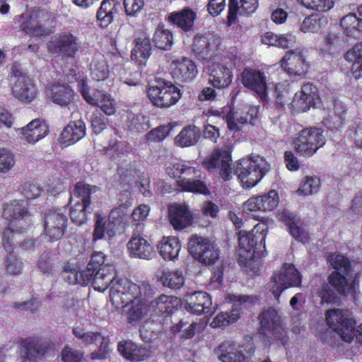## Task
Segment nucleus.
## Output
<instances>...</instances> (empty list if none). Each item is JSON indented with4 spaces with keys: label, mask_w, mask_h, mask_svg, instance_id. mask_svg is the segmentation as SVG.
Instances as JSON below:
<instances>
[{
    "label": "nucleus",
    "mask_w": 362,
    "mask_h": 362,
    "mask_svg": "<svg viewBox=\"0 0 362 362\" xmlns=\"http://www.w3.org/2000/svg\"><path fill=\"white\" fill-rule=\"evenodd\" d=\"M127 127L131 131L141 132L147 130L150 125L144 115L130 113L127 116Z\"/></svg>",
    "instance_id": "bf43d9fd"
},
{
    "label": "nucleus",
    "mask_w": 362,
    "mask_h": 362,
    "mask_svg": "<svg viewBox=\"0 0 362 362\" xmlns=\"http://www.w3.org/2000/svg\"><path fill=\"white\" fill-rule=\"evenodd\" d=\"M72 333L74 337L84 345L91 344L101 338L100 332L88 330L82 325L74 327Z\"/></svg>",
    "instance_id": "4d7b16f0"
},
{
    "label": "nucleus",
    "mask_w": 362,
    "mask_h": 362,
    "mask_svg": "<svg viewBox=\"0 0 362 362\" xmlns=\"http://www.w3.org/2000/svg\"><path fill=\"white\" fill-rule=\"evenodd\" d=\"M269 170L270 165L263 156L252 153L236 163L235 173L247 189L257 185Z\"/></svg>",
    "instance_id": "20e7f679"
},
{
    "label": "nucleus",
    "mask_w": 362,
    "mask_h": 362,
    "mask_svg": "<svg viewBox=\"0 0 362 362\" xmlns=\"http://www.w3.org/2000/svg\"><path fill=\"white\" fill-rule=\"evenodd\" d=\"M325 23L327 19L323 16L317 14L310 15L303 19L299 25V30L303 33H315L320 30Z\"/></svg>",
    "instance_id": "864d4df0"
},
{
    "label": "nucleus",
    "mask_w": 362,
    "mask_h": 362,
    "mask_svg": "<svg viewBox=\"0 0 362 362\" xmlns=\"http://www.w3.org/2000/svg\"><path fill=\"white\" fill-rule=\"evenodd\" d=\"M11 80L14 81L13 94L19 100L31 102L37 95L35 84L29 76L23 74L16 65L13 66L10 74Z\"/></svg>",
    "instance_id": "f8f14e48"
},
{
    "label": "nucleus",
    "mask_w": 362,
    "mask_h": 362,
    "mask_svg": "<svg viewBox=\"0 0 362 362\" xmlns=\"http://www.w3.org/2000/svg\"><path fill=\"white\" fill-rule=\"evenodd\" d=\"M321 186V182L317 176H306L300 183L296 191L298 195L306 197L317 193Z\"/></svg>",
    "instance_id": "5fc2aeb1"
},
{
    "label": "nucleus",
    "mask_w": 362,
    "mask_h": 362,
    "mask_svg": "<svg viewBox=\"0 0 362 362\" xmlns=\"http://www.w3.org/2000/svg\"><path fill=\"white\" fill-rule=\"evenodd\" d=\"M262 330L264 334L278 337L282 329L281 318L277 311L272 308L264 310L259 316Z\"/></svg>",
    "instance_id": "2f4dec72"
},
{
    "label": "nucleus",
    "mask_w": 362,
    "mask_h": 362,
    "mask_svg": "<svg viewBox=\"0 0 362 362\" xmlns=\"http://www.w3.org/2000/svg\"><path fill=\"white\" fill-rule=\"evenodd\" d=\"M281 65L290 75H300L307 70L301 51L298 49L287 52L281 60Z\"/></svg>",
    "instance_id": "7c9ffc66"
},
{
    "label": "nucleus",
    "mask_w": 362,
    "mask_h": 362,
    "mask_svg": "<svg viewBox=\"0 0 362 362\" xmlns=\"http://www.w3.org/2000/svg\"><path fill=\"white\" fill-rule=\"evenodd\" d=\"M272 281L273 285L271 287V291L275 298L279 300L281 293L285 289L300 285L301 277L293 264L285 263L274 273Z\"/></svg>",
    "instance_id": "9d476101"
},
{
    "label": "nucleus",
    "mask_w": 362,
    "mask_h": 362,
    "mask_svg": "<svg viewBox=\"0 0 362 362\" xmlns=\"http://www.w3.org/2000/svg\"><path fill=\"white\" fill-rule=\"evenodd\" d=\"M121 5L117 0H103L97 11V20L103 28L107 27L118 13Z\"/></svg>",
    "instance_id": "4c0bfd02"
},
{
    "label": "nucleus",
    "mask_w": 362,
    "mask_h": 362,
    "mask_svg": "<svg viewBox=\"0 0 362 362\" xmlns=\"http://www.w3.org/2000/svg\"><path fill=\"white\" fill-rule=\"evenodd\" d=\"M218 353V358L222 362H244L245 353L250 356L254 353L253 343L251 339L244 346L226 341L219 346Z\"/></svg>",
    "instance_id": "4468645a"
},
{
    "label": "nucleus",
    "mask_w": 362,
    "mask_h": 362,
    "mask_svg": "<svg viewBox=\"0 0 362 362\" xmlns=\"http://www.w3.org/2000/svg\"><path fill=\"white\" fill-rule=\"evenodd\" d=\"M167 173L177 180H192L201 178L200 169L193 167L189 162L180 161L171 164L166 169Z\"/></svg>",
    "instance_id": "f704fd0d"
},
{
    "label": "nucleus",
    "mask_w": 362,
    "mask_h": 362,
    "mask_svg": "<svg viewBox=\"0 0 362 362\" xmlns=\"http://www.w3.org/2000/svg\"><path fill=\"white\" fill-rule=\"evenodd\" d=\"M90 75L96 81H103L109 75L110 71L105 59L100 54H95L90 64Z\"/></svg>",
    "instance_id": "3c124183"
},
{
    "label": "nucleus",
    "mask_w": 362,
    "mask_h": 362,
    "mask_svg": "<svg viewBox=\"0 0 362 362\" xmlns=\"http://www.w3.org/2000/svg\"><path fill=\"white\" fill-rule=\"evenodd\" d=\"M206 69L209 74V81L214 87L226 88L231 83L233 74L226 66L211 62L207 65Z\"/></svg>",
    "instance_id": "a878e982"
},
{
    "label": "nucleus",
    "mask_w": 362,
    "mask_h": 362,
    "mask_svg": "<svg viewBox=\"0 0 362 362\" xmlns=\"http://www.w3.org/2000/svg\"><path fill=\"white\" fill-rule=\"evenodd\" d=\"M267 231V226L259 223L251 231L240 230L238 233L239 264L245 268L249 274L255 275L259 272V262L255 259V249L257 242L264 244Z\"/></svg>",
    "instance_id": "f03ea898"
},
{
    "label": "nucleus",
    "mask_w": 362,
    "mask_h": 362,
    "mask_svg": "<svg viewBox=\"0 0 362 362\" xmlns=\"http://www.w3.org/2000/svg\"><path fill=\"white\" fill-rule=\"evenodd\" d=\"M215 45V40L208 36H197L193 42L194 53L204 60L210 59L212 57L211 52Z\"/></svg>",
    "instance_id": "49530a36"
},
{
    "label": "nucleus",
    "mask_w": 362,
    "mask_h": 362,
    "mask_svg": "<svg viewBox=\"0 0 362 362\" xmlns=\"http://www.w3.org/2000/svg\"><path fill=\"white\" fill-rule=\"evenodd\" d=\"M151 102L159 107H168L175 105L180 98V90L169 81H158L147 91Z\"/></svg>",
    "instance_id": "6e6552de"
},
{
    "label": "nucleus",
    "mask_w": 362,
    "mask_h": 362,
    "mask_svg": "<svg viewBox=\"0 0 362 362\" xmlns=\"http://www.w3.org/2000/svg\"><path fill=\"white\" fill-rule=\"evenodd\" d=\"M132 257L143 259H151L155 256L152 245L140 235H133L127 244Z\"/></svg>",
    "instance_id": "c85d7f7f"
},
{
    "label": "nucleus",
    "mask_w": 362,
    "mask_h": 362,
    "mask_svg": "<svg viewBox=\"0 0 362 362\" xmlns=\"http://www.w3.org/2000/svg\"><path fill=\"white\" fill-rule=\"evenodd\" d=\"M180 300L178 298L163 294L151 301L148 310L156 315L170 314L180 305Z\"/></svg>",
    "instance_id": "58836bf2"
},
{
    "label": "nucleus",
    "mask_w": 362,
    "mask_h": 362,
    "mask_svg": "<svg viewBox=\"0 0 362 362\" xmlns=\"http://www.w3.org/2000/svg\"><path fill=\"white\" fill-rule=\"evenodd\" d=\"M278 193L272 189L257 197H252L244 203L246 213L266 212L274 210L279 204Z\"/></svg>",
    "instance_id": "6ab92c4d"
},
{
    "label": "nucleus",
    "mask_w": 362,
    "mask_h": 362,
    "mask_svg": "<svg viewBox=\"0 0 362 362\" xmlns=\"http://www.w3.org/2000/svg\"><path fill=\"white\" fill-rule=\"evenodd\" d=\"M92 286L100 292L110 287V300L116 309L124 308L135 298L154 293V288L148 282L134 283L117 278L115 268L111 264L103 265L94 272Z\"/></svg>",
    "instance_id": "f257e3e1"
},
{
    "label": "nucleus",
    "mask_w": 362,
    "mask_h": 362,
    "mask_svg": "<svg viewBox=\"0 0 362 362\" xmlns=\"http://www.w3.org/2000/svg\"><path fill=\"white\" fill-rule=\"evenodd\" d=\"M327 325L346 343L362 344V324L354 328L355 320L348 310L333 309L326 312Z\"/></svg>",
    "instance_id": "7ed1b4c3"
},
{
    "label": "nucleus",
    "mask_w": 362,
    "mask_h": 362,
    "mask_svg": "<svg viewBox=\"0 0 362 362\" xmlns=\"http://www.w3.org/2000/svg\"><path fill=\"white\" fill-rule=\"evenodd\" d=\"M211 298L205 292H194L187 295L185 298V309L197 315L211 312Z\"/></svg>",
    "instance_id": "5701e85b"
},
{
    "label": "nucleus",
    "mask_w": 362,
    "mask_h": 362,
    "mask_svg": "<svg viewBox=\"0 0 362 362\" xmlns=\"http://www.w3.org/2000/svg\"><path fill=\"white\" fill-rule=\"evenodd\" d=\"M151 47L148 39L138 38L136 40L134 48L132 51L131 58L138 65H144L151 54Z\"/></svg>",
    "instance_id": "8fccbe9b"
},
{
    "label": "nucleus",
    "mask_w": 362,
    "mask_h": 362,
    "mask_svg": "<svg viewBox=\"0 0 362 362\" xmlns=\"http://www.w3.org/2000/svg\"><path fill=\"white\" fill-rule=\"evenodd\" d=\"M46 95L54 104L68 106L74 99V90L65 83H52L46 88Z\"/></svg>",
    "instance_id": "bb28decb"
},
{
    "label": "nucleus",
    "mask_w": 362,
    "mask_h": 362,
    "mask_svg": "<svg viewBox=\"0 0 362 362\" xmlns=\"http://www.w3.org/2000/svg\"><path fill=\"white\" fill-rule=\"evenodd\" d=\"M4 265L6 274L10 276H18L23 272V262L12 255L7 256Z\"/></svg>",
    "instance_id": "0e129e2a"
},
{
    "label": "nucleus",
    "mask_w": 362,
    "mask_h": 362,
    "mask_svg": "<svg viewBox=\"0 0 362 362\" xmlns=\"http://www.w3.org/2000/svg\"><path fill=\"white\" fill-rule=\"evenodd\" d=\"M241 82L247 88L255 92L262 100L267 97V78L263 72L245 69L241 74Z\"/></svg>",
    "instance_id": "4be33fe9"
},
{
    "label": "nucleus",
    "mask_w": 362,
    "mask_h": 362,
    "mask_svg": "<svg viewBox=\"0 0 362 362\" xmlns=\"http://www.w3.org/2000/svg\"><path fill=\"white\" fill-rule=\"evenodd\" d=\"M233 112L230 106H226L221 109L210 108L206 112H204V115L208 118L206 122L217 123L214 122L211 117H215L218 120L226 121V117L229 115H232Z\"/></svg>",
    "instance_id": "69168bd1"
},
{
    "label": "nucleus",
    "mask_w": 362,
    "mask_h": 362,
    "mask_svg": "<svg viewBox=\"0 0 362 362\" xmlns=\"http://www.w3.org/2000/svg\"><path fill=\"white\" fill-rule=\"evenodd\" d=\"M24 19L21 28L25 33L30 36H42L49 33L48 28L50 18L49 15L41 10L33 11L32 14L22 15Z\"/></svg>",
    "instance_id": "ddd939ff"
},
{
    "label": "nucleus",
    "mask_w": 362,
    "mask_h": 362,
    "mask_svg": "<svg viewBox=\"0 0 362 362\" xmlns=\"http://www.w3.org/2000/svg\"><path fill=\"white\" fill-rule=\"evenodd\" d=\"M21 139L35 144L47 135V127L41 124L40 120L35 119L32 120L25 127L16 129Z\"/></svg>",
    "instance_id": "c756f323"
},
{
    "label": "nucleus",
    "mask_w": 362,
    "mask_h": 362,
    "mask_svg": "<svg viewBox=\"0 0 362 362\" xmlns=\"http://www.w3.org/2000/svg\"><path fill=\"white\" fill-rule=\"evenodd\" d=\"M125 12L129 16H138L144 6V0H124Z\"/></svg>",
    "instance_id": "774afa93"
},
{
    "label": "nucleus",
    "mask_w": 362,
    "mask_h": 362,
    "mask_svg": "<svg viewBox=\"0 0 362 362\" xmlns=\"http://www.w3.org/2000/svg\"><path fill=\"white\" fill-rule=\"evenodd\" d=\"M211 242L204 237L197 234L192 235L188 241V250L192 256L197 260L200 259V256L206 248H209Z\"/></svg>",
    "instance_id": "6e6d98bb"
},
{
    "label": "nucleus",
    "mask_w": 362,
    "mask_h": 362,
    "mask_svg": "<svg viewBox=\"0 0 362 362\" xmlns=\"http://www.w3.org/2000/svg\"><path fill=\"white\" fill-rule=\"evenodd\" d=\"M344 33L354 38L359 37L362 34V19L354 13L344 16L340 21Z\"/></svg>",
    "instance_id": "a18cd8bd"
},
{
    "label": "nucleus",
    "mask_w": 362,
    "mask_h": 362,
    "mask_svg": "<svg viewBox=\"0 0 362 362\" xmlns=\"http://www.w3.org/2000/svg\"><path fill=\"white\" fill-rule=\"evenodd\" d=\"M169 21L183 30H190L196 18L195 13L189 8H184L177 12H173L168 17Z\"/></svg>",
    "instance_id": "c03bdc74"
},
{
    "label": "nucleus",
    "mask_w": 362,
    "mask_h": 362,
    "mask_svg": "<svg viewBox=\"0 0 362 362\" xmlns=\"http://www.w3.org/2000/svg\"><path fill=\"white\" fill-rule=\"evenodd\" d=\"M315 105V102L312 100V98L303 96L302 94L296 93L291 103V107L296 112H306L311 106Z\"/></svg>",
    "instance_id": "680f3d73"
},
{
    "label": "nucleus",
    "mask_w": 362,
    "mask_h": 362,
    "mask_svg": "<svg viewBox=\"0 0 362 362\" xmlns=\"http://www.w3.org/2000/svg\"><path fill=\"white\" fill-rule=\"evenodd\" d=\"M326 142L324 131L312 127L300 132L293 141L296 151L304 156H312Z\"/></svg>",
    "instance_id": "0eeeda50"
},
{
    "label": "nucleus",
    "mask_w": 362,
    "mask_h": 362,
    "mask_svg": "<svg viewBox=\"0 0 362 362\" xmlns=\"http://www.w3.org/2000/svg\"><path fill=\"white\" fill-rule=\"evenodd\" d=\"M201 136L200 129L194 124L184 127L175 138V143L181 147L193 146Z\"/></svg>",
    "instance_id": "79ce46f5"
},
{
    "label": "nucleus",
    "mask_w": 362,
    "mask_h": 362,
    "mask_svg": "<svg viewBox=\"0 0 362 362\" xmlns=\"http://www.w3.org/2000/svg\"><path fill=\"white\" fill-rule=\"evenodd\" d=\"M8 228H6L2 234V244L4 249L8 252H13L16 246L19 245L20 240L23 234L26 230L25 226H21V228L16 225L9 224Z\"/></svg>",
    "instance_id": "ea45409f"
},
{
    "label": "nucleus",
    "mask_w": 362,
    "mask_h": 362,
    "mask_svg": "<svg viewBox=\"0 0 362 362\" xmlns=\"http://www.w3.org/2000/svg\"><path fill=\"white\" fill-rule=\"evenodd\" d=\"M98 189L96 186L82 182L75 185L69 201L70 217L73 222L81 225L86 221V214L91 213V195Z\"/></svg>",
    "instance_id": "423d86ee"
},
{
    "label": "nucleus",
    "mask_w": 362,
    "mask_h": 362,
    "mask_svg": "<svg viewBox=\"0 0 362 362\" xmlns=\"http://www.w3.org/2000/svg\"><path fill=\"white\" fill-rule=\"evenodd\" d=\"M154 288V293L150 296H141L134 299L129 303H134L137 300L136 304L133 305L129 310L127 313V321L130 324H136L141 320V319L147 314L148 310V305H146V301L148 298H151L156 293V288L151 285Z\"/></svg>",
    "instance_id": "a19ab883"
},
{
    "label": "nucleus",
    "mask_w": 362,
    "mask_h": 362,
    "mask_svg": "<svg viewBox=\"0 0 362 362\" xmlns=\"http://www.w3.org/2000/svg\"><path fill=\"white\" fill-rule=\"evenodd\" d=\"M14 154L6 148H0V173H8L15 165Z\"/></svg>",
    "instance_id": "052dcab7"
},
{
    "label": "nucleus",
    "mask_w": 362,
    "mask_h": 362,
    "mask_svg": "<svg viewBox=\"0 0 362 362\" xmlns=\"http://www.w3.org/2000/svg\"><path fill=\"white\" fill-rule=\"evenodd\" d=\"M119 352L127 359L141 361L151 356V351L146 347L138 346L131 341H121L117 345Z\"/></svg>",
    "instance_id": "e433bc0d"
},
{
    "label": "nucleus",
    "mask_w": 362,
    "mask_h": 362,
    "mask_svg": "<svg viewBox=\"0 0 362 362\" xmlns=\"http://www.w3.org/2000/svg\"><path fill=\"white\" fill-rule=\"evenodd\" d=\"M170 74L177 83H188L194 79L198 74L195 63L188 57L174 59L170 65Z\"/></svg>",
    "instance_id": "a211bd4d"
},
{
    "label": "nucleus",
    "mask_w": 362,
    "mask_h": 362,
    "mask_svg": "<svg viewBox=\"0 0 362 362\" xmlns=\"http://www.w3.org/2000/svg\"><path fill=\"white\" fill-rule=\"evenodd\" d=\"M125 218L126 213L119 208L111 211L107 221L100 214H96L93 240L102 239L105 233L110 238L114 237Z\"/></svg>",
    "instance_id": "9b49d317"
},
{
    "label": "nucleus",
    "mask_w": 362,
    "mask_h": 362,
    "mask_svg": "<svg viewBox=\"0 0 362 362\" xmlns=\"http://www.w3.org/2000/svg\"><path fill=\"white\" fill-rule=\"evenodd\" d=\"M158 281L170 288H180L185 283V276L182 271L164 269L158 277Z\"/></svg>",
    "instance_id": "de8ad7c7"
},
{
    "label": "nucleus",
    "mask_w": 362,
    "mask_h": 362,
    "mask_svg": "<svg viewBox=\"0 0 362 362\" xmlns=\"http://www.w3.org/2000/svg\"><path fill=\"white\" fill-rule=\"evenodd\" d=\"M152 42L158 49L169 50L173 45V34L169 30L158 25L153 34Z\"/></svg>",
    "instance_id": "603ef678"
},
{
    "label": "nucleus",
    "mask_w": 362,
    "mask_h": 362,
    "mask_svg": "<svg viewBox=\"0 0 362 362\" xmlns=\"http://www.w3.org/2000/svg\"><path fill=\"white\" fill-rule=\"evenodd\" d=\"M231 156L228 150L218 149L213 152L204 162L206 168L213 172L220 168V175L225 180L231 177Z\"/></svg>",
    "instance_id": "412c9836"
},
{
    "label": "nucleus",
    "mask_w": 362,
    "mask_h": 362,
    "mask_svg": "<svg viewBox=\"0 0 362 362\" xmlns=\"http://www.w3.org/2000/svg\"><path fill=\"white\" fill-rule=\"evenodd\" d=\"M78 90L86 103L100 107L107 115L111 116L116 112L117 102L110 93L103 90H96L91 95L87 81L83 78L78 81Z\"/></svg>",
    "instance_id": "1a4fd4ad"
},
{
    "label": "nucleus",
    "mask_w": 362,
    "mask_h": 362,
    "mask_svg": "<svg viewBox=\"0 0 362 362\" xmlns=\"http://www.w3.org/2000/svg\"><path fill=\"white\" fill-rule=\"evenodd\" d=\"M259 110L255 105H248L245 107L240 115L234 112L226 117V124L228 128L233 132H237L242 129L245 124H254L257 117Z\"/></svg>",
    "instance_id": "cd10ccee"
},
{
    "label": "nucleus",
    "mask_w": 362,
    "mask_h": 362,
    "mask_svg": "<svg viewBox=\"0 0 362 362\" xmlns=\"http://www.w3.org/2000/svg\"><path fill=\"white\" fill-rule=\"evenodd\" d=\"M258 6V0H229L228 24L235 22L237 15H250L253 13Z\"/></svg>",
    "instance_id": "72a5a7b5"
},
{
    "label": "nucleus",
    "mask_w": 362,
    "mask_h": 362,
    "mask_svg": "<svg viewBox=\"0 0 362 362\" xmlns=\"http://www.w3.org/2000/svg\"><path fill=\"white\" fill-rule=\"evenodd\" d=\"M255 298L252 296H238V300L233 305V309L230 313L221 312L218 313L212 320L210 325L213 328L226 326L229 324L236 322L245 310L254 303Z\"/></svg>",
    "instance_id": "2eb2a0df"
},
{
    "label": "nucleus",
    "mask_w": 362,
    "mask_h": 362,
    "mask_svg": "<svg viewBox=\"0 0 362 362\" xmlns=\"http://www.w3.org/2000/svg\"><path fill=\"white\" fill-rule=\"evenodd\" d=\"M86 134L85 123L82 120L70 122L62 132L59 141L65 146H70L81 140Z\"/></svg>",
    "instance_id": "c9c22d12"
},
{
    "label": "nucleus",
    "mask_w": 362,
    "mask_h": 362,
    "mask_svg": "<svg viewBox=\"0 0 362 362\" xmlns=\"http://www.w3.org/2000/svg\"><path fill=\"white\" fill-rule=\"evenodd\" d=\"M218 259V252L214 245L211 243L209 248L204 249L198 261L204 264H213Z\"/></svg>",
    "instance_id": "338daca9"
},
{
    "label": "nucleus",
    "mask_w": 362,
    "mask_h": 362,
    "mask_svg": "<svg viewBox=\"0 0 362 362\" xmlns=\"http://www.w3.org/2000/svg\"><path fill=\"white\" fill-rule=\"evenodd\" d=\"M67 217L57 211H50L45 216L44 233L49 241L59 240L67 228Z\"/></svg>",
    "instance_id": "f3484780"
},
{
    "label": "nucleus",
    "mask_w": 362,
    "mask_h": 362,
    "mask_svg": "<svg viewBox=\"0 0 362 362\" xmlns=\"http://www.w3.org/2000/svg\"><path fill=\"white\" fill-rule=\"evenodd\" d=\"M330 265L334 269L328 276L329 283L339 293H351L354 291L355 279L350 274L351 263L343 255L333 253L328 257Z\"/></svg>",
    "instance_id": "39448f33"
},
{
    "label": "nucleus",
    "mask_w": 362,
    "mask_h": 362,
    "mask_svg": "<svg viewBox=\"0 0 362 362\" xmlns=\"http://www.w3.org/2000/svg\"><path fill=\"white\" fill-rule=\"evenodd\" d=\"M48 346V343L40 338L29 337L21 341L18 353L24 362L35 361L45 356Z\"/></svg>",
    "instance_id": "dca6fc26"
},
{
    "label": "nucleus",
    "mask_w": 362,
    "mask_h": 362,
    "mask_svg": "<svg viewBox=\"0 0 362 362\" xmlns=\"http://www.w3.org/2000/svg\"><path fill=\"white\" fill-rule=\"evenodd\" d=\"M28 204L23 199H14L6 203L4 206L2 216L8 221V224L26 226L29 216Z\"/></svg>",
    "instance_id": "aec40b11"
},
{
    "label": "nucleus",
    "mask_w": 362,
    "mask_h": 362,
    "mask_svg": "<svg viewBox=\"0 0 362 362\" xmlns=\"http://www.w3.org/2000/svg\"><path fill=\"white\" fill-rule=\"evenodd\" d=\"M345 59L351 62V74L356 78L362 77V42L357 43L345 55Z\"/></svg>",
    "instance_id": "09e8293b"
},
{
    "label": "nucleus",
    "mask_w": 362,
    "mask_h": 362,
    "mask_svg": "<svg viewBox=\"0 0 362 362\" xmlns=\"http://www.w3.org/2000/svg\"><path fill=\"white\" fill-rule=\"evenodd\" d=\"M282 221L287 226L290 234L297 240L305 243L308 241L309 234L307 226L302 221L291 213H284Z\"/></svg>",
    "instance_id": "473e14b6"
},
{
    "label": "nucleus",
    "mask_w": 362,
    "mask_h": 362,
    "mask_svg": "<svg viewBox=\"0 0 362 362\" xmlns=\"http://www.w3.org/2000/svg\"><path fill=\"white\" fill-rule=\"evenodd\" d=\"M178 187L183 191L206 194L209 193L206 185L200 178L192 180H177Z\"/></svg>",
    "instance_id": "13d9d810"
},
{
    "label": "nucleus",
    "mask_w": 362,
    "mask_h": 362,
    "mask_svg": "<svg viewBox=\"0 0 362 362\" xmlns=\"http://www.w3.org/2000/svg\"><path fill=\"white\" fill-rule=\"evenodd\" d=\"M193 214L188 205L177 204L169 208V220L174 229L183 230L191 226L193 222Z\"/></svg>",
    "instance_id": "393cba45"
},
{
    "label": "nucleus",
    "mask_w": 362,
    "mask_h": 362,
    "mask_svg": "<svg viewBox=\"0 0 362 362\" xmlns=\"http://www.w3.org/2000/svg\"><path fill=\"white\" fill-rule=\"evenodd\" d=\"M181 245L173 236L164 237L160 243L159 252L165 260H175L179 255Z\"/></svg>",
    "instance_id": "37998d69"
},
{
    "label": "nucleus",
    "mask_w": 362,
    "mask_h": 362,
    "mask_svg": "<svg viewBox=\"0 0 362 362\" xmlns=\"http://www.w3.org/2000/svg\"><path fill=\"white\" fill-rule=\"evenodd\" d=\"M62 360L63 362H84V352L75 349L66 345L62 350Z\"/></svg>",
    "instance_id": "e2e57ef3"
},
{
    "label": "nucleus",
    "mask_w": 362,
    "mask_h": 362,
    "mask_svg": "<svg viewBox=\"0 0 362 362\" xmlns=\"http://www.w3.org/2000/svg\"><path fill=\"white\" fill-rule=\"evenodd\" d=\"M48 49L54 54L63 53L74 56L78 49V45L76 37L69 32H64L57 35L54 40L48 43Z\"/></svg>",
    "instance_id": "b1692460"
}]
</instances>
